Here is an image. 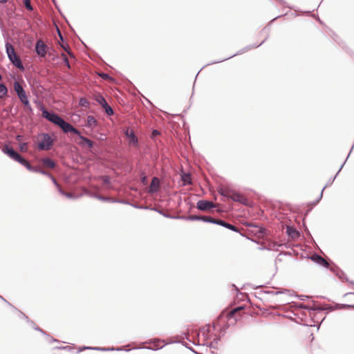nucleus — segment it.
Here are the masks:
<instances>
[{
    "instance_id": "33",
    "label": "nucleus",
    "mask_w": 354,
    "mask_h": 354,
    "mask_svg": "<svg viewBox=\"0 0 354 354\" xmlns=\"http://www.w3.org/2000/svg\"><path fill=\"white\" fill-rule=\"evenodd\" d=\"M8 88L4 83H0V98L5 97L8 94Z\"/></svg>"
},
{
    "instance_id": "13",
    "label": "nucleus",
    "mask_w": 354,
    "mask_h": 354,
    "mask_svg": "<svg viewBox=\"0 0 354 354\" xmlns=\"http://www.w3.org/2000/svg\"><path fill=\"white\" fill-rule=\"evenodd\" d=\"M310 259L315 263L324 267L325 268H328L332 266L330 263L328 262L326 259H324L322 256L317 253H314Z\"/></svg>"
},
{
    "instance_id": "23",
    "label": "nucleus",
    "mask_w": 354,
    "mask_h": 354,
    "mask_svg": "<svg viewBox=\"0 0 354 354\" xmlns=\"http://www.w3.org/2000/svg\"><path fill=\"white\" fill-rule=\"evenodd\" d=\"M151 209L157 212L162 216H163L165 218H171V219H179V215H172L168 212H165L162 209H158V208H151Z\"/></svg>"
},
{
    "instance_id": "58",
    "label": "nucleus",
    "mask_w": 354,
    "mask_h": 354,
    "mask_svg": "<svg viewBox=\"0 0 354 354\" xmlns=\"http://www.w3.org/2000/svg\"><path fill=\"white\" fill-rule=\"evenodd\" d=\"M55 349H64V350H71V348L69 346H56L55 347Z\"/></svg>"
},
{
    "instance_id": "3",
    "label": "nucleus",
    "mask_w": 354,
    "mask_h": 354,
    "mask_svg": "<svg viewBox=\"0 0 354 354\" xmlns=\"http://www.w3.org/2000/svg\"><path fill=\"white\" fill-rule=\"evenodd\" d=\"M10 37H8L7 41L5 44L6 53L8 56V58L10 63L18 68L21 71H24L25 68L22 63V61L19 55L15 52V48L11 43L9 42L8 39Z\"/></svg>"
},
{
    "instance_id": "60",
    "label": "nucleus",
    "mask_w": 354,
    "mask_h": 354,
    "mask_svg": "<svg viewBox=\"0 0 354 354\" xmlns=\"http://www.w3.org/2000/svg\"><path fill=\"white\" fill-rule=\"evenodd\" d=\"M46 338L49 343L58 342V340L57 339H55L50 336L49 337H46Z\"/></svg>"
},
{
    "instance_id": "62",
    "label": "nucleus",
    "mask_w": 354,
    "mask_h": 354,
    "mask_svg": "<svg viewBox=\"0 0 354 354\" xmlns=\"http://www.w3.org/2000/svg\"><path fill=\"white\" fill-rule=\"evenodd\" d=\"M304 230H305V232H306V234H307L308 236H311V234H310V232L309 230H308V227L305 225V224H304Z\"/></svg>"
},
{
    "instance_id": "47",
    "label": "nucleus",
    "mask_w": 354,
    "mask_h": 354,
    "mask_svg": "<svg viewBox=\"0 0 354 354\" xmlns=\"http://www.w3.org/2000/svg\"><path fill=\"white\" fill-rule=\"evenodd\" d=\"M260 294H268V295H279V293H277V291L273 290H261Z\"/></svg>"
},
{
    "instance_id": "41",
    "label": "nucleus",
    "mask_w": 354,
    "mask_h": 354,
    "mask_svg": "<svg viewBox=\"0 0 354 354\" xmlns=\"http://www.w3.org/2000/svg\"><path fill=\"white\" fill-rule=\"evenodd\" d=\"M111 203H117L130 205V203L127 200L113 198H112Z\"/></svg>"
},
{
    "instance_id": "64",
    "label": "nucleus",
    "mask_w": 354,
    "mask_h": 354,
    "mask_svg": "<svg viewBox=\"0 0 354 354\" xmlns=\"http://www.w3.org/2000/svg\"><path fill=\"white\" fill-rule=\"evenodd\" d=\"M22 138H23V136H21V135H17V136H16V140H17V141H21V140H22Z\"/></svg>"
},
{
    "instance_id": "6",
    "label": "nucleus",
    "mask_w": 354,
    "mask_h": 354,
    "mask_svg": "<svg viewBox=\"0 0 354 354\" xmlns=\"http://www.w3.org/2000/svg\"><path fill=\"white\" fill-rule=\"evenodd\" d=\"M41 136L42 138L37 144V149L40 151L50 150L53 146L54 139L48 133H42Z\"/></svg>"
},
{
    "instance_id": "12",
    "label": "nucleus",
    "mask_w": 354,
    "mask_h": 354,
    "mask_svg": "<svg viewBox=\"0 0 354 354\" xmlns=\"http://www.w3.org/2000/svg\"><path fill=\"white\" fill-rule=\"evenodd\" d=\"M216 207V205L211 201L199 200L196 203V208L200 211H210Z\"/></svg>"
},
{
    "instance_id": "31",
    "label": "nucleus",
    "mask_w": 354,
    "mask_h": 354,
    "mask_svg": "<svg viewBox=\"0 0 354 354\" xmlns=\"http://www.w3.org/2000/svg\"><path fill=\"white\" fill-rule=\"evenodd\" d=\"M24 105V110H25V112L28 115H32L34 114V112H33V109L32 107L30 105V101L28 100V102H25V104H23Z\"/></svg>"
},
{
    "instance_id": "38",
    "label": "nucleus",
    "mask_w": 354,
    "mask_h": 354,
    "mask_svg": "<svg viewBox=\"0 0 354 354\" xmlns=\"http://www.w3.org/2000/svg\"><path fill=\"white\" fill-rule=\"evenodd\" d=\"M24 6L28 10H29V11L33 10V7L31 5V2L30 0H24Z\"/></svg>"
},
{
    "instance_id": "17",
    "label": "nucleus",
    "mask_w": 354,
    "mask_h": 354,
    "mask_svg": "<svg viewBox=\"0 0 354 354\" xmlns=\"http://www.w3.org/2000/svg\"><path fill=\"white\" fill-rule=\"evenodd\" d=\"M218 225H221V226H222L223 227H225V228H227L228 230H232L233 232L239 233L242 236H245V235L240 232L239 228H237L235 225H232V224H231L230 223L226 222L224 220H222V219L219 218V221H218Z\"/></svg>"
},
{
    "instance_id": "30",
    "label": "nucleus",
    "mask_w": 354,
    "mask_h": 354,
    "mask_svg": "<svg viewBox=\"0 0 354 354\" xmlns=\"http://www.w3.org/2000/svg\"><path fill=\"white\" fill-rule=\"evenodd\" d=\"M180 220L185 221H200V215L179 216Z\"/></svg>"
},
{
    "instance_id": "53",
    "label": "nucleus",
    "mask_w": 354,
    "mask_h": 354,
    "mask_svg": "<svg viewBox=\"0 0 354 354\" xmlns=\"http://www.w3.org/2000/svg\"><path fill=\"white\" fill-rule=\"evenodd\" d=\"M290 291L291 290H289V289H283L281 290L277 291V293H279V294H290Z\"/></svg>"
},
{
    "instance_id": "25",
    "label": "nucleus",
    "mask_w": 354,
    "mask_h": 354,
    "mask_svg": "<svg viewBox=\"0 0 354 354\" xmlns=\"http://www.w3.org/2000/svg\"><path fill=\"white\" fill-rule=\"evenodd\" d=\"M42 162L44 165V166H46L50 169H54L56 165L55 161L48 157L44 158L42 159Z\"/></svg>"
},
{
    "instance_id": "46",
    "label": "nucleus",
    "mask_w": 354,
    "mask_h": 354,
    "mask_svg": "<svg viewBox=\"0 0 354 354\" xmlns=\"http://www.w3.org/2000/svg\"><path fill=\"white\" fill-rule=\"evenodd\" d=\"M33 328L37 330V331H39L40 332L41 334H43L44 335H45L46 337H49L50 335L48 334H47L44 330H42L41 328H40L39 326H37V325L35 326H33Z\"/></svg>"
},
{
    "instance_id": "15",
    "label": "nucleus",
    "mask_w": 354,
    "mask_h": 354,
    "mask_svg": "<svg viewBox=\"0 0 354 354\" xmlns=\"http://www.w3.org/2000/svg\"><path fill=\"white\" fill-rule=\"evenodd\" d=\"M160 185V179L155 176L152 178L151 182L148 188V193L150 194H156L158 192Z\"/></svg>"
},
{
    "instance_id": "40",
    "label": "nucleus",
    "mask_w": 354,
    "mask_h": 354,
    "mask_svg": "<svg viewBox=\"0 0 354 354\" xmlns=\"http://www.w3.org/2000/svg\"><path fill=\"white\" fill-rule=\"evenodd\" d=\"M62 57H63V62H64V65L68 68L70 69L71 68V64H70V62L68 61V59L67 56L64 53H62Z\"/></svg>"
},
{
    "instance_id": "22",
    "label": "nucleus",
    "mask_w": 354,
    "mask_h": 354,
    "mask_svg": "<svg viewBox=\"0 0 354 354\" xmlns=\"http://www.w3.org/2000/svg\"><path fill=\"white\" fill-rule=\"evenodd\" d=\"M87 194L88 196H90L91 197L97 198L101 201L111 203V200H112L111 197L104 196H102V195L94 193V192H89L88 193H87Z\"/></svg>"
},
{
    "instance_id": "48",
    "label": "nucleus",
    "mask_w": 354,
    "mask_h": 354,
    "mask_svg": "<svg viewBox=\"0 0 354 354\" xmlns=\"http://www.w3.org/2000/svg\"><path fill=\"white\" fill-rule=\"evenodd\" d=\"M160 134V132L158 130L153 129L151 133V138L154 140Z\"/></svg>"
},
{
    "instance_id": "61",
    "label": "nucleus",
    "mask_w": 354,
    "mask_h": 354,
    "mask_svg": "<svg viewBox=\"0 0 354 354\" xmlns=\"http://www.w3.org/2000/svg\"><path fill=\"white\" fill-rule=\"evenodd\" d=\"M237 310H238V308H235V309H233L232 311H230V313L228 315V317H232L234 316V315L235 314V313L237 311Z\"/></svg>"
},
{
    "instance_id": "44",
    "label": "nucleus",
    "mask_w": 354,
    "mask_h": 354,
    "mask_svg": "<svg viewBox=\"0 0 354 354\" xmlns=\"http://www.w3.org/2000/svg\"><path fill=\"white\" fill-rule=\"evenodd\" d=\"M50 179H51V180H52L53 183V184L55 185V186L57 187V191H59V189H61L62 187H61L60 185L59 184V183L57 182V180H56V178H55L53 176H52L50 177Z\"/></svg>"
},
{
    "instance_id": "11",
    "label": "nucleus",
    "mask_w": 354,
    "mask_h": 354,
    "mask_svg": "<svg viewBox=\"0 0 354 354\" xmlns=\"http://www.w3.org/2000/svg\"><path fill=\"white\" fill-rule=\"evenodd\" d=\"M124 134L125 137L129 140V145L134 147L138 145V138L131 128L127 127L126 129L124 131Z\"/></svg>"
},
{
    "instance_id": "14",
    "label": "nucleus",
    "mask_w": 354,
    "mask_h": 354,
    "mask_svg": "<svg viewBox=\"0 0 354 354\" xmlns=\"http://www.w3.org/2000/svg\"><path fill=\"white\" fill-rule=\"evenodd\" d=\"M330 270L333 272L339 279L345 280L346 282L349 283L351 281L346 277L344 272L341 270L337 266L335 263H332V266L330 268Z\"/></svg>"
},
{
    "instance_id": "27",
    "label": "nucleus",
    "mask_w": 354,
    "mask_h": 354,
    "mask_svg": "<svg viewBox=\"0 0 354 354\" xmlns=\"http://www.w3.org/2000/svg\"><path fill=\"white\" fill-rule=\"evenodd\" d=\"M93 350L95 351H123V348L122 347H118V348H114V347H108V348H105V347H95V348H93ZM124 351H129V349H124Z\"/></svg>"
},
{
    "instance_id": "50",
    "label": "nucleus",
    "mask_w": 354,
    "mask_h": 354,
    "mask_svg": "<svg viewBox=\"0 0 354 354\" xmlns=\"http://www.w3.org/2000/svg\"><path fill=\"white\" fill-rule=\"evenodd\" d=\"M93 348H95V347H91V346H84L82 347H80L79 348L78 352H81V351H82L84 350H93Z\"/></svg>"
},
{
    "instance_id": "4",
    "label": "nucleus",
    "mask_w": 354,
    "mask_h": 354,
    "mask_svg": "<svg viewBox=\"0 0 354 354\" xmlns=\"http://www.w3.org/2000/svg\"><path fill=\"white\" fill-rule=\"evenodd\" d=\"M218 192L222 196L230 199L234 202L240 203L246 205L248 204V199L244 198L241 194L229 188H220Z\"/></svg>"
},
{
    "instance_id": "37",
    "label": "nucleus",
    "mask_w": 354,
    "mask_h": 354,
    "mask_svg": "<svg viewBox=\"0 0 354 354\" xmlns=\"http://www.w3.org/2000/svg\"><path fill=\"white\" fill-rule=\"evenodd\" d=\"M79 106L84 108H88L89 107V102L85 98V97H81L80 98Z\"/></svg>"
},
{
    "instance_id": "5",
    "label": "nucleus",
    "mask_w": 354,
    "mask_h": 354,
    "mask_svg": "<svg viewBox=\"0 0 354 354\" xmlns=\"http://www.w3.org/2000/svg\"><path fill=\"white\" fill-rule=\"evenodd\" d=\"M268 37H269V35L268 34L267 36L266 37V38L260 44H252V45H248V46L244 47L243 48L241 49L240 50H239L236 53H234V54H233V55H230V56H229L227 57H225V58L220 59V60L214 61L212 62H210V63L207 64L206 66L223 62H224L225 60H227V59H230L232 57H234L236 55H241L243 53H245V52H246V51H248L249 50H251L252 48H257L259 47L260 46H261L268 39Z\"/></svg>"
},
{
    "instance_id": "1",
    "label": "nucleus",
    "mask_w": 354,
    "mask_h": 354,
    "mask_svg": "<svg viewBox=\"0 0 354 354\" xmlns=\"http://www.w3.org/2000/svg\"><path fill=\"white\" fill-rule=\"evenodd\" d=\"M62 131L64 133H73L76 135L78 138L80 140V142L77 143L80 147L82 148L87 147L88 149H92L94 147V142L91 140L88 139V138L82 135L81 131L76 129L75 127H73L71 124L66 122L64 126L62 127Z\"/></svg>"
},
{
    "instance_id": "57",
    "label": "nucleus",
    "mask_w": 354,
    "mask_h": 354,
    "mask_svg": "<svg viewBox=\"0 0 354 354\" xmlns=\"http://www.w3.org/2000/svg\"><path fill=\"white\" fill-rule=\"evenodd\" d=\"M0 299H2L4 302H6V304H8V305H9L10 306L12 307L14 309H15L16 310H18V309H17L15 306H13L10 302H8L6 299H4L2 296L0 295Z\"/></svg>"
},
{
    "instance_id": "26",
    "label": "nucleus",
    "mask_w": 354,
    "mask_h": 354,
    "mask_svg": "<svg viewBox=\"0 0 354 354\" xmlns=\"http://www.w3.org/2000/svg\"><path fill=\"white\" fill-rule=\"evenodd\" d=\"M341 308H342V309L354 308V304H335V307L330 306L329 308H328V310H329L330 311H332L335 309H341Z\"/></svg>"
},
{
    "instance_id": "56",
    "label": "nucleus",
    "mask_w": 354,
    "mask_h": 354,
    "mask_svg": "<svg viewBox=\"0 0 354 354\" xmlns=\"http://www.w3.org/2000/svg\"><path fill=\"white\" fill-rule=\"evenodd\" d=\"M130 205H132L133 207L137 208V209H148L147 207L142 206V205H133V204H131V203H130Z\"/></svg>"
},
{
    "instance_id": "21",
    "label": "nucleus",
    "mask_w": 354,
    "mask_h": 354,
    "mask_svg": "<svg viewBox=\"0 0 354 354\" xmlns=\"http://www.w3.org/2000/svg\"><path fill=\"white\" fill-rule=\"evenodd\" d=\"M213 328L214 329L215 328V326H211L209 324H206L205 326H204L201 329V333L202 334V335L204 337V338L205 339H210V332H211V328Z\"/></svg>"
},
{
    "instance_id": "34",
    "label": "nucleus",
    "mask_w": 354,
    "mask_h": 354,
    "mask_svg": "<svg viewBox=\"0 0 354 354\" xmlns=\"http://www.w3.org/2000/svg\"><path fill=\"white\" fill-rule=\"evenodd\" d=\"M327 308H325L324 307H321V306H317L315 304V302L313 301V304L312 306H310V308H308V311L310 312V315H311V311H323V310H326Z\"/></svg>"
},
{
    "instance_id": "45",
    "label": "nucleus",
    "mask_w": 354,
    "mask_h": 354,
    "mask_svg": "<svg viewBox=\"0 0 354 354\" xmlns=\"http://www.w3.org/2000/svg\"><path fill=\"white\" fill-rule=\"evenodd\" d=\"M101 179L105 185H109L111 183L110 178L108 176H102Z\"/></svg>"
},
{
    "instance_id": "2",
    "label": "nucleus",
    "mask_w": 354,
    "mask_h": 354,
    "mask_svg": "<svg viewBox=\"0 0 354 354\" xmlns=\"http://www.w3.org/2000/svg\"><path fill=\"white\" fill-rule=\"evenodd\" d=\"M37 108L41 111L42 117L57 125L60 129L64 126L66 121L62 118L59 114L53 111L48 110L42 102H38Z\"/></svg>"
},
{
    "instance_id": "8",
    "label": "nucleus",
    "mask_w": 354,
    "mask_h": 354,
    "mask_svg": "<svg viewBox=\"0 0 354 354\" xmlns=\"http://www.w3.org/2000/svg\"><path fill=\"white\" fill-rule=\"evenodd\" d=\"M95 100L99 104L101 105L107 115L112 116L114 115V111L113 108L108 104L103 95L98 94L95 96Z\"/></svg>"
},
{
    "instance_id": "42",
    "label": "nucleus",
    "mask_w": 354,
    "mask_h": 354,
    "mask_svg": "<svg viewBox=\"0 0 354 354\" xmlns=\"http://www.w3.org/2000/svg\"><path fill=\"white\" fill-rule=\"evenodd\" d=\"M28 143L27 142H20L19 145V150L21 152H26L28 149Z\"/></svg>"
},
{
    "instance_id": "7",
    "label": "nucleus",
    "mask_w": 354,
    "mask_h": 354,
    "mask_svg": "<svg viewBox=\"0 0 354 354\" xmlns=\"http://www.w3.org/2000/svg\"><path fill=\"white\" fill-rule=\"evenodd\" d=\"M14 91H15L18 98L22 104H25V102L29 100L28 96L23 86L20 84L19 81H15L13 83Z\"/></svg>"
},
{
    "instance_id": "20",
    "label": "nucleus",
    "mask_w": 354,
    "mask_h": 354,
    "mask_svg": "<svg viewBox=\"0 0 354 354\" xmlns=\"http://www.w3.org/2000/svg\"><path fill=\"white\" fill-rule=\"evenodd\" d=\"M162 342L160 339H150L147 342H144L143 344H153V347L151 346H145L144 348L149 349V350H153V351H157L158 349H161L164 346H159V344Z\"/></svg>"
},
{
    "instance_id": "49",
    "label": "nucleus",
    "mask_w": 354,
    "mask_h": 354,
    "mask_svg": "<svg viewBox=\"0 0 354 354\" xmlns=\"http://www.w3.org/2000/svg\"><path fill=\"white\" fill-rule=\"evenodd\" d=\"M295 306L298 308L305 309V310H308V308H310V306L305 305V304H301V303L300 304H295Z\"/></svg>"
},
{
    "instance_id": "43",
    "label": "nucleus",
    "mask_w": 354,
    "mask_h": 354,
    "mask_svg": "<svg viewBox=\"0 0 354 354\" xmlns=\"http://www.w3.org/2000/svg\"><path fill=\"white\" fill-rule=\"evenodd\" d=\"M140 181L143 185H147L148 183L147 176L144 172H142L140 174Z\"/></svg>"
},
{
    "instance_id": "51",
    "label": "nucleus",
    "mask_w": 354,
    "mask_h": 354,
    "mask_svg": "<svg viewBox=\"0 0 354 354\" xmlns=\"http://www.w3.org/2000/svg\"><path fill=\"white\" fill-rule=\"evenodd\" d=\"M39 174H41L45 175V176H48L50 178V177L53 176L50 173H49V172H48V171H45V170H44V169H41L39 170Z\"/></svg>"
},
{
    "instance_id": "24",
    "label": "nucleus",
    "mask_w": 354,
    "mask_h": 354,
    "mask_svg": "<svg viewBox=\"0 0 354 354\" xmlns=\"http://www.w3.org/2000/svg\"><path fill=\"white\" fill-rule=\"evenodd\" d=\"M200 221L205 223H209L215 225H218V221L219 218H214L210 216H201L200 215Z\"/></svg>"
},
{
    "instance_id": "55",
    "label": "nucleus",
    "mask_w": 354,
    "mask_h": 354,
    "mask_svg": "<svg viewBox=\"0 0 354 354\" xmlns=\"http://www.w3.org/2000/svg\"><path fill=\"white\" fill-rule=\"evenodd\" d=\"M19 317L25 319L26 320V322H27L28 319H29L27 315H26L23 312H21L20 310H19Z\"/></svg>"
},
{
    "instance_id": "54",
    "label": "nucleus",
    "mask_w": 354,
    "mask_h": 354,
    "mask_svg": "<svg viewBox=\"0 0 354 354\" xmlns=\"http://www.w3.org/2000/svg\"><path fill=\"white\" fill-rule=\"evenodd\" d=\"M278 2H279L282 6H286L287 8H289L290 9H292V7H290V6H288L286 3V1H285L284 0H277Z\"/></svg>"
},
{
    "instance_id": "63",
    "label": "nucleus",
    "mask_w": 354,
    "mask_h": 354,
    "mask_svg": "<svg viewBox=\"0 0 354 354\" xmlns=\"http://www.w3.org/2000/svg\"><path fill=\"white\" fill-rule=\"evenodd\" d=\"M27 322L33 328V326H35L36 324H35V322L32 320H30V319H28V321Z\"/></svg>"
},
{
    "instance_id": "10",
    "label": "nucleus",
    "mask_w": 354,
    "mask_h": 354,
    "mask_svg": "<svg viewBox=\"0 0 354 354\" xmlns=\"http://www.w3.org/2000/svg\"><path fill=\"white\" fill-rule=\"evenodd\" d=\"M48 46L41 39L36 41L35 50L36 54L40 57H45L47 54Z\"/></svg>"
},
{
    "instance_id": "16",
    "label": "nucleus",
    "mask_w": 354,
    "mask_h": 354,
    "mask_svg": "<svg viewBox=\"0 0 354 354\" xmlns=\"http://www.w3.org/2000/svg\"><path fill=\"white\" fill-rule=\"evenodd\" d=\"M57 34H58V36H59V38L60 40L59 45H60L61 48H63L70 56H73V54L69 48L68 45L66 44L63 35L62 34L61 31L59 30V29L57 27Z\"/></svg>"
},
{
    "instance_id": "52",
    "label": "nucleus",
    "mask_w": 354,
    "mask_h": 354,
    "mask_svg": "<svg viewBox=\"0 0 354 354\" xmlns=\"http://www.w3.org/2000/svg\"><path fill=\"white\" fill-rule=\"evenodd\" d=\"M40 169H41V168H39L37 166H32V169L30 170V171H32V172H35V173H39V170Z\"/></svg>"
},
{
    "instance_id": "59",
    "label": "nucleus",
    "mask_w": 354,
    "mask_h": 354,
    "mask_svg": "<svg viewBox=\"0 0 354 354\" xmlns=\"http://www.w3.org/2000/svg\"><path fill=\"white\" fill-rule=\"evenodd\" d=\"M300 300L304 301L306 298H309L307 295H295Z\"/></svg>"
},
{
    "instance_id": "39",
    "label": "nucleus",
    "mask_w": 354,
    "mask_h": 354,
    "mask_svg": "<svg viewBox=\"0 0 354 354\" xmlns=\"http://www.w3.org/2000/svg\"><path fill=\"white\" fill-rule=\"evenodd\" d=\"M330 36L337 43L342 46V48H344V43L343 41H340L338 36L335 32H332V35Z\"/></svg>"
},
{
    "instance_id": "36",
    "label": "nucleus",
    "mask_w": 354,
    "mask_h": 354,
    "mask_svg": "<svg viewBox=\"0 0 354 354\" xmlns=\"http://www.w3.org/2000/svg\"><path fill=\"white\" fill-rule=\"evenodd\" d=\"M58 192H59L60 194L67 197L68 198H77V196L71 192H66L64 190H63L62 188L59 189Z\"/></svg>"
},
{
    "instance_id": "32",
    "label": "nucleus",
    "mask_w": 354,
    "mask_h": 354,
    "mask_svg": "<svg viewBox=\"0 0 354 354\" xmlns=\"http://www.w3.org/2000/svg\"><path fill=\"white\" fill-rule=\"evenodd\" d=\"M19 164L24 166L28 171L32 169V165L27 160L24 156H21L19 161H18Z\"/></svg>"
},
{
    "instance_id": "19",
    "label": "nucleus",
    "mask_w": 354,
    "mask_h": 354,
    "mask_svg": "<svg viewBox=\"0 0 354 354\" xmlns=\"http://www.w3.org/2000/svg\"><path fill=\"white\" fill-rule=\"evenodd\" d=\"M180 179L182 181L183 186L192 185V175L189 172L185 173L183 171H182L180 174Z\"/></svg>"
},
{
    "instance_id": "35",
    "label": "nucleus",
    "mask_w": 354,
    "mask_h": 354,
    "mask_svg": "<svg viewBox=\"0 0 354 354\" xmlns=\"http://www.w3.org/2000/svg\"><path fill=\"white\" fill-rule=\"evenodd\" d=\"M97 75L103 80H109L111 82H115V79L113 77H111L108 73L100 72V73H97Z\"/></svg>"
},
{
    "instance_id": "9",
    "label": "nucleus",
    "mask_w": 354,
    "mask_h": 354,
    "mask_svg": "<svg viewBox=\"0 0 354 354\" xmlns=\"http://www.w3.org/2000/svg\"><path fill=\"white\" fill-rule=\"evenodd\" d=\"M2 151L17 162L22 156L9 145H5L2 149Z\"/></svg>"
},
{
    "instance_id": "18",
    "label": "nucleus",
    "mask_w": 354,
    "mask_h": 354,
    "mask_svg": "<svg viewBox=\"0 0 354 354\" xmlns=\"http://www.w3.org/2000/svg\"><path fill=\"white\" fill-rule=\"evenodd\" d=\"M286 232L287 235L293 240L300 236V232L295 227L292 226H286Z\"/></svg>"
},
{
    "instance_id": "29",
    "label": "nucleus",
    "mask_w": 354,
    "mask_h": 354,
    "mask_svg": "<svg viewBox=\"0 0 354 354\" xmlns=\"http://www.w3.org/2000/svg\"><path fill=\"white\" fill-rule=\"evenodd\" d=\"M214 337L213 340L209 343L207 344V346H209V348H217V345L218 342L221 341V336L218 335H214Z\"/></svg>"
},
{
    "instance_id": "28",
    "label": "nucleus",
    "mask_w": 354,
    "mask_h": 354,
    "mask_svg": "<svg viewBox=\"0 0 354 354\" xmlns=\"http://www.w3.org/2000/svg\"><path fill=\"white\" fill-rule=\"evenodd\" d=\"M97 120L92 115H88L87 117V121H86V127L89 128H93L97 127Z\"/></svg>"
}]
</instances>
